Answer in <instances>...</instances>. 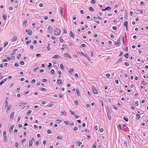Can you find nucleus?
I'll list each match as a JSON object with an SVG mask.
<instances>
[{"instance_id":"338daca9","label":"nucleus","mask_w":148,"mask_h":148,"mask_svg":"<svg viewBox=\"0 0 148 148\" xmlns=\"http://www.w3.org/2000/svg\"><path fill=\"white\" fill-rule=\"evenodd\" d=\"M37 43V41L36 40H34L33 42V43L34 44H36Z\"/></svg>"},{"instance_id":"37998d69","label":"nucleus","mask_w":148,"mask_h":148,"mask_svg":"<svg viewBox=\"0 0 148 148\" xmlns=\"http://www.w3.org/2000/svg\"><path fill=\"white\" fill-rule=\"evenodd\" d=\"M74 71V70L73 68H71L70 70L69 71V72L70 73H71V72H73Z\"/></svg>"},{"instance_id":"2eb2a0df","label":"nucleus","mask_w":148,"mask_h":148,"mask_svg":"<svg viewBox=\"0 0 148 148\" xmlns=\"http://www.w3.org/2000/svg\"><path fill=\"white\" fill-rule=\"evenodd\" d=\"M8 97H7L6 98V100H5V107H7V106H8V102L7 100V99H8Z\"/></svg>"},{"instance_id":"9b49d317","label":"nucleus","mask_w":148,"mask_h":148,"mask_svg":"<svg viewBox=\"0 0 148 148\" xmlns=\"http://www.w3.org/2000/svg\"><path fill=\"white\" fill-rule=\"evenodd\" d=\"M61 57V56L58 55H55L53 56V58H54V59H57L58 58H60Z\"/></svg>"},{"instance_id":"bf43d9fd","label":"nucleus","mask_w":148,"mask_h":148,"mask_svg":"<svg viewBox=\"0 0 148 148\" xmlns=\"http://www.w3.org/2000/svg\"><path fill=\"white\" fill-rule=\"evenodd\" d=\"M43 18L45 20H47L48 19V17L46 16H44L43 17Z\"/></svg>"},{"instance_id":"4d7b16f0","label":"nucleus","mask_w":148,"mask_h":148,"mask_svg":"<svg viewBox=\"0 0 148 148\" xmlns=\"http://www.w3.org/2000/svg\"><path fill=\"white\" fill-rule=\"evenodd\" d=\"M19 66V64L18 63H15L14 64V66L16 67H17Z\"/></svg>"},{"instance_id":"cd10ccee","label":"nucleus","mask_w":148,"mask_h":148,"mask_svg":"<svg viewBox=\"0 0 148 148\" xmlns=\"http://www.w3.org/2000/svg\"><path fill=\"white\" fill-rule=\"evenodd\" d=\"M50 45V44H48V45H47V49L49 51L50 50V47H49V46Z\"/></svg>"},{"instance_id":"e433bc0d","label":"nucleus","mask_w":148,"mask_h":148,"mask_svg":"<svg viewBox=\"0 0 148 148\" xmlns=\"http://www.w3.org/2000/svg\"><path fill=\"white\" fill-rule=\"evenodd\" d=\"M69 111L70 112V113H71V114L72 115H75V113L72 112V111L71 110H69Z\"/></svg>"},{"instance_id":"c9c22d12","label":"nucleus","mask_w":148,"mask_h":148,"mask_svg":"<svg viewBox=\"0 0 148 148\" xmlns=\"http://www.w3.org/2000/svg\"><path fill=\"white\" fill-rule=\"evenodd\" d=\"M32 41L31 40L26 41V45H28Z\"/></svg>"},{"instance_id":"5fc2aeb1","label":"nucleus","mask_w":148,"mask_h":148,"mask_svg":"<svg viewBox=\"0 0 148 148\" xmlns=\"http://www.w3.org/2000/svg\"><path fill=\"white\" fill-rule=\"evenodd\" d=\"M135 104L137 106H138V101H135Z\"/></svg>"},{"instance_id":"c756f323","label":"nucleus","mask_w":148,"mask_h":148,"mask_svg":"<svg viewBox=\"0 0 148 148\" xmlns=\"http://www.w3.org/2000/svg\"><path fill=\"white\" fill-rule=\"evenodd\" d=\"M57 138L58 139L60 140H61L62 138V137L60 136H57Z\"/></svg>"},{"instance_id":"de8ad7c7","label":"nucleus","mask_w":148,"mask_h":148,"mask_svg":"<svg viewBox=\"0 0 148 148\" xmlns=\"http://www.w3.org/2000/svg\"><path fill=\"white\" fill-rule=\"evenodd\" d=\"M124 50L126 51H127L128 50V48L127 47H126L124 49Z\"/></svg>"},{"instance_id":"6ab92c4d","label":"nucleus","mask_w":148,"mask_h":148,"mask_svg":"<svg viewBox=\"0 0 148 148\" xmlns=\"http://www.w3.org/2000/svg\"><path fill=\"white\" fill-rule=\"evenodd\" d=\"M96 145H97V144H96V142H95L92 146V148H96Z\"/></svg>"},{"instance_id":"5701e85b","label":"nucleus","mask_w":148,"mask_h":148,"mask_svg":"<svg viewBox=\"0 0 148 148\" xmlns=\"http://www.w3.org/2000/svg\"><path fill=\"white\" fill-rule=\"evenodd\" d=\"M128 25V22L127 21H125L124 24V26L127 27Z\"/></svg>"},{"instance_id":"864d4df0","label":"nucleus","mask_w":148,"mask_h":148,"mask_svg":"<svg viewBox=\"0 0 148 148\" xmlns=\"http://www.w3.org/2000/svg\"><path fill=\"white\" fill-rule=\"evenodd\" d=\"M8 42H5L4 44V47H5L8 45Z\"/></svg>"},{"instance_id":"f257e3e1","label":"nucleus","mask_w":148,"mask_h":148,"mask_svg":"<svg viewBox=\"0 0 148 148\" xmlns=\"http://www.w3.org/2000/svg\"><path fill=\"white\" fill-rule=\"evenodd\" d=\"M54 33L56 36H58L61 33V30L58 28L55 29L54 31Z\"/></svg>"},{"instance_id":"79ce46f5","label":"nucleus","mask_w":148,"mask_h":148,"mask_svg":"<svg viewBox=\"0 0 148 148\" xmlns=\"http://www.w3.org/2000/svg\"><path fill=\"white\" fill-rule=\"evenodd\" d=\"M47 132L49 134H51L52 133V132H51V131L50 130H47Z\"/></svg>"},{"instance_id":"f704fd0d","label":"nucleus","mask_w":148,"mask_h":148,"mask_svg":"<svg viewBox=\"0 0 148 148\" xmlns=\"http://www.w3.org/2000/svg\"><path fill=\"white\" fill-rule=\"evenodd\" d=\"M60 66L62 69L64 70V68L63 66V65L62 64H60Z\"/></svg>"},{"instance_id":"39448f33","label":"nucleus","mask_w":148,"mask_h":148,"mask_svg":"<svg viewBox=\"0 0 148 148\" xmlns=\"http://www.w3.org/2000/svg\"><path fill=\"white\" fill-rule=\"evenodd\" d=\"M47 32L49 33H52V28L50 26H49L47 28Z\"/></svg>"},{"instance_id":"3c124183","label":"nucleus","mask_w":148,"mask_h":148,"mask_svg":"<svg viewBox=\"0 0 148 148\" xmlns=\"http://www.w3.org/2000/svg\"><path fill=\"white\" fill-rule=\"evenodd\" d=\"M118 127L121 130H122V128L121 125V124H119V125Z\"/></svg>"},{"instance_id":"a19ab883","label":"nucleus","mask_w":148,"mask_h":148,"mask_svg":"<svg viewBox=\"0 0 148 148\" xmlns=\"http://www.w3.org/2000/svg\"><path fill=\"white\" fill-rule=\"evenodd\" d=\"M40 90L42 91H46L47 90L45 88H42L40 89Z\"/></svg>"},{"instance_id":"393cba45","label":"nucleus","mask_w":148,"mask_h":148,"mask_svg":"<svg viewBox=\"0 0 148 148\" xmlns=\"http://www.w3.org/2000/svg\"><path fill=\"white\" fill-rule=\"evenodd\" d=\"M76 92L77 94V95L78 96L80 95V94L79 93V89H77L76 90Z\"/></svg>"},{"instance_id":"473e14b6","label":"nucleus","mask_w":148,"mask_h":148,"mask_svg":"<svg viewBox=\"0 0 148 148\" xmlns=\"http://www.w3.org/2000/svg\"><path fill=\"white\" fill-rule=\"evenodd\" d=\"M32 112V110H30L27 112L26 114L27 115H28V114H30V113H31Z\"/></svg>"},{"instance_id":"72a5a7b5","label":"nucleus","mask_w":148,"mask_h":148,"mask_svg":"<svg viewBox=\"0 0 148 148\" xmlns=\"http://www.w3.org/2000/svg\"><path fill=\"white\" fill-rule=\"evenodd\" d=\"M89 10L91 11H94L93 9L91 7H90L89 8Z\"/></svg>"},{"instance_id":"680f3d73","label":"nucleus","mask_w":148,"mask_h":148,"mask_svg":"<svg viewBox=\"0 0 148 148\" xmlns=\"http://www.w3.org/2000/svg\"><path fill=\"white\" fill-rule=\"evenodd\" d=\"M77 130H78V127H74V128L73 129V130L74 131H77Z\"/></svg>"},{"instance_id":"7ed1b4c3","label":"nucleus","mask_w":148,"mask_h":148,"mask_svg":"<svg viewBox=\"0 0 148 148\" xmlns=\"http://www.w3.org/2000/svg\"><path fill=\"white\" fill-rule=\"evenodd\" d=\"M92 89L93 92L94 94H97L98 93L97 90L94 86H92Z\"/></svg>"},{"instance_id":"aec40b11","label":"nucleus","mask_w":148,"mask_h":148,"mask_svg":"<svg viewBox=\"0 0 148 148\" xmlns=\"http://www.w3.org/2000/svg\"><path fill=\"white\" fill-rule=\"evenodd\" d=\"M6 15L5 14H4L2 15V17L3 18L4 20H5L6 19Z\"/></svg>"},{"instance_id":"a18cd8bd","label":"nucleus","mask_w":148,"mask_h":148,"mask_svg":"<svg viewBox=\"0 0 148 148\" xmlns=\"http://www.w3.org/2000/svg\"><path fill=\"white\" fill-rule=\"evenodd\" d=\"M24 63H25L24 62L22 61H21L20 62V64L21 65H23L24 64Z\"/></svg>"},{"instance_id":"6e6552de","label":"nucleus","mask_w":148,"mask_h":148,"mask_svg":"<svg viewBox=\"0 0 148 148\" xmlns=\"http://www.w3.org/2000/svg\"><path fill=\"white\" fill-rule=\"evenodd\" d=\"M63 8L62 7H60V14L62 16H63Z\"/></svg>"},{"instance_id":"49530a36","label":"nucleus","mask_w":148,"mask_h":148,"mask_svg":"<svg viewBox=\"0 0 148 148\" xmlns=\"http://www.w3.org/2000/svg\"><path fill=\"white\" fill-rule=\"evenodd\" d=\"M47 80L46 79H43L42 80V81L44 82H47Z\"/></svg>"},{"instance_id":"1a4fd4ad","label":"nucleus","mask_w":148,"mask_h":148,"mask_svg":"<svg viewBox=\"0 0 148 148\" xmlns=\"http://www.w3.org/2000/svg\"><path fill=\"white\" fill-rule=\"evenodd\" d=\"M32 32L31 29H29L28 30L27 34L28 35L31 36L32 35Z\"/></svg>"},{"instance_id":"4468645a","label":"nucleus","mask_w":148,"mask_h":148,"mask_svg":"<svg viewBox=\"0 0 148 148\" xmlns=\"http://www.w3.org/2000/svg\"><path fill=\"white\" fill-rule=\"evenodd\" d=\"M136 119L137 120H139L140 118V116L138 114H137L136 115Z\"/></svg>"},{"instance_id":"7c9ffc66","label":"nucleus","mask_w":148,"mask_h":148,"mask_svg":"<svg viewBox=\"0 0 148 148\" xmlns=\"http://www.w3.org/2000/svg\"><path fill=\"white\" fill-rule=\"evenodd\" d=\"M27 20L25 21H24V22L23 23V25H26V24L27 23Z\"/></svg>"},{"instance_id":"f03ea898","label":"nucleus","mask_w":148,"mask_h":148,"mask_svg":"<svg viewBox=\"0 0 148 148\" xmlns=\"http://www.w3.org/2000/svg\"><path fill=\"white\" fill-rule=\"evenodd\" d=\"M121 44V39L120 38H118L117 40V41L116 42H115V45L116 46H119Z\"/></svg>"},{"instance_id":"e2e57ef3","label":"nucleus","mask_w":148,"mask_h":148,"mask_svg":"<svg viewBox=\"0 0 148 148\" xmlns=\"http://www.w3.org/2000/svg\"><path fill=\"white\" fill-rule=\"evenodd\" d=\"M21 54H19L18 55V56L17 57V58L18 59H19V57H21Z\"/></svg>"},{"instance_id":"0eeeda50","label":"nucleus","mask_w":148,"mask_h":148,"mask_svg":"<svg viewBox=\"0 0 148 148\" xmlns=\"http://www.w3.org/2000/svg\"><path fill=\"white\" fill-rule=\"evenodd\" d=\"M14 125H12L11 126L9 129V132L10 133L11 132H12L13 129L14 128Z\"/></svg>"},{"instance_id":"20e7f679","label":"nucleus","mask_w":148,"mask_h":148,"mask_svg":"<svg viewBox=\"0 0 148 148\" xmlns=\"http://www.w3.org/2000/svg\"><path fill=\"white\" fill-rule=\"evenodd\" d=\"M7 134L6 132L5 131H4L3 133V137L4 138V140L5 142H6L7 140V138L6 135Z\"/></svg>"},{"instance_id":"4c0bfd02","label":"nucleus","mask_w":148,"mask_h":148,"mask_svg":"<svg viewBox=\"0 0 148 148\" xmlns=\"http://www.w3.org/2000/svg\"><path fill=\"white\" fill-rule=\"evenodd\" d=\"M7 111H8L11 109V107L10 106H7Z\"/></svg>"},{"instance_id":"4be33fe9","label":"nucleus","mask_w":148,"mask_h":148,"mask_svg":"<svg viewBox=\"0 0 148 148\" xmlns=\"http://www.w3.org/2000/svg\"><path fill=\"white\" fill-rule=\"evenodd\" d=\"M122 58H120L119 59L117 60V62H116V64H117L118 63H119V62H120L122 60Z\"/></svg>"},{"instance_id":"69168bd1","label":"nucleus","mask_w":148,"mask_h":148,"mask_svg":"<svg viewBox=\"0 0 148 148\" xmlns=\"http://www.w3.org/2000/svg\"><path fill=\"white\" fill-rule=\"evenodd\" d=\"M58 73L60 75H61L62 74V73L61 71H60V70H58Z\"/></svg>"},{"instance_id":"412c9836","label":"nucleus","mask_w":148,"mask_h":148,"mask_svg":"<svg viewBox=\"0 0 148 148\" xmlns=\"http://www.w3.org/2000/svg\"><path fill=\"white\" fill-rule=\"evenodd\" d=\"M57 82L58 84L59 85H60L61 84H62V82L61 79H58L57 80Z\"/></svg>"},{"instance_id":"f3484780","label":"nucleus","mask_w":148,"mask_h":148,"mask_svg":"<svg viewBox=\"0 0 148 148\" xmlns=\"http://www.w3.org/2000/svg\"><path fill=\"white\" fill-rule=\"evenodd\" d=\"M33 145V141L32 140H29V146L30 147H31Z\"/></svg>"},{"instance_id":"b1692460","label":"nucleus","mask_w":148,"mask_h":148,"mask_svg":"<svg viewBox=\"0 0 148 148\" xmlns=\"http://www.w3.org/2000/svg\"><path fill=\"white\" fill-rule=\"evenodd\" d=\"M124 57L126 59H128V58L129 55L128 53H127L124 56Z\"/></svg>"},{"instance_id":"13d9d810","label":"nucleus","mask_w":148,"mask_h":148,"mask_svg":"<svg viewBox=\"0 0 148 148\" xmlns=\"http://www.w3.org/2000/svg\"><path fill=\"white\" fill-rule=\"evenodd\" d=\"M106 75L107 77H109L110 76V74L109 73H107Z\"/></svg>"},{"instance_id":"0e129e2a","label":"nucleus","mask_w":148,"mask_h":148,"mask_svg":"<svg viewBox=\"0 0 148 148\" xmlns=\"http://www.w3.org/2000/svg\"><path fill=\"white\" fill-rule=\"evenodd\" d=\"M39 69V67H36V68H35L34 69V72H35L37 70V69Z\"/></svg>"},{"instance_id":"9d476101","label":"nucleus","mask_w":148,"mask_h":148,"mask_svg":"<svg viewBox=\"0 0 148 148\" xmlns=\"http://www.w3.org/2000/svg\"><path fill=\"white\" fill-rule=\"evenodd\" d=\"M64 57H67L68 58H71V56H70L68 53H65L64 54Z\"/></svg>"},{"instance_id":"ea45409f","label":"nucleus","mask_w":148,"mask_h":148,"mask_svg":"<svg viewBox=\"0 0 148 148\" xmlns=\"http://www.w3.org/2000/svg\"><path fill=\"white\" fill-rule=\"evenodd\" d=\"M124 119L127 122L128 121V118H127L126 117H123Z\"/></svg>"},{"instance_id":"ddd939ff","label":"nucleus","mask_w":148,"mask_h":148,"mask_svg":"<svg viewBox=\"0 0 148 148\" xmlns=\"http://www.w3.org/2000/svg\"><path fill=\"white\" fill-rule=\"evenodd\" d=\"M14 115V112H11L10 115V117L11 118H13Z\"/></svg>"},{"instance_id":"a211bd4d","label":"nucleus","mask_w":148,"mask_h":148,"mask_svg":"<svg viewBox=\"0 0 148 148\" xmlns=\"http://www.w3.org/2000/svg\"><path fill=\"white\" fill-rule=\"evenodd\" d=\"M99 102H100V103H101L102 106L103 107L104 105H103V100L102 99H100L99 100Z\"/></svg>"},{"instance_id":"58836bf2","label":"nucleus","mask_w":148,"mask_h":148,"mask_svg":"<svg viewBox=\"0 0 148 148\" xmlns=\"http://www.w3.org/2000/svg\"><path fill=\"white\" fill-rule=\"evenodd\" d=\"M69 121H64V123L66 125H69Z\"/></svg>"},{"instance_id":"dca6fc26","label":"nucleus","mask_w":148,"mask_h":148,"mask_svg":"<svg viewBox=\"0 0 148 148\" xmlns=\"http://www.w3.org/2000/svg\"><path fill=\"white\" fill-rule=\"evenodd\" d=\"M70 33L71 34V37L73 38H75V36L74 34L73 33L72 31L70 32Z\"/></svg>"},{"instance_id":"a878e982","label":"nucleus","mask_w":148,"mask_h":148,"mask_svg":"<svg viewBox=\"0 0 148 148\" xmlns=\"http://www.w3.org/2000/svg\"><path fill=\"white\" fill-rule=\"evenodd\" d=\"M111 8L109 6H108L106 8V10H108V11H110V10H111Z\"/></svg>"},{"instance_id":"bb28decb","label":"nucleus","mask_w":148,"mask_h":148,"mask_svg":"<svg viewBox=\"0 0 148 148\" xmlns=\"http://www.w3.org/2000/svg\"><path fill=\"white\" fill-rule=\"evenodd\" d=\"M124 146L125 147H127V142L126 141H125L124 142Z\"/></svg>"},{"instance_id":"8fccbe9b","label":"nucleus","mask_w":148,"mask_h":148,"mask_svg":"<svg viewBox=\"0 0 148 148\" xmlns=\"http://www.w3.org/2000/svg\"><path fill=\"white\" fill-rule=\"evenodd\" d=\"M7 79V78H5L3 79L2 81H1L2 82H3V83L5 82H6Z\"/></svg>"},{"instance_id":"423d86ee","label":"nucleus","mask_w":148,"mask_h":148,"mask_svg":"<svg viewBox=\"0 0 148 148\" xmlns=\"http://www.w3.org/2000/svg\"><path fill=\"white\" fill-rule=\"evenodd\" d=\"M17 40V37L16 36H13L11 39V41L12 42H14L16 41Z\"/></svg>"},{"instance_id":"c85d7f7f","label":"nucleus","mask_w":148,"mask_h":148,"mask_svg":"<svg viewBox=\"0 0 148 148\" xmlns=\"http://www.w3.org/2000/svg\"><path fill=\"white\" fill-rule=\"evenodd\" d=\"M74 103L77 106L78 105V101L77 100H75L74 101Z\"/></svg>"},{"instance_id":"2f4dec72","label":"nucleus","mask_w":148,"mask_h":148,"mask_svg":"<svg viewBox=\"0 0 148 148\" xmlns=\"http://www.w3.org/2000/svg\"><path fill=\"white\" fill-rule=\"evenodd\" d=\"M54 70L53 69H52L51 70L50 73L51 74H54Z\"/></svg>"},{"instance_id":"6e6d98bb","label":"nucleus","mask_w":148,"mask_h":148,"mask_svg":"<svg viewBox=\"0 0 148 148\" xmlns=\"http://www.w3.org/2000/svg\"><path fill=\"white\" fill-rule=\"evenodd\" d=\"M108 119L110 120L111 119V116L110 115L108 114Z\"/></svg>"},{"instance_id":"603ef678","label":"nucleus","mask_w":148,"mask_h":148,"mask_svg":"<svg viewBox=\"0 0 148 148\" xmlns=\"http://www.w3.org/2000/svg\"><path fill=\"white\" fill-rule=\"evenodd\" d=\"M125 64L126 66H128L129 65V63L127 62H125Z\"/></svg>"},{"instance_id":"f8f14e48","label":"nucleus","mask_w":148,"mask_h":148,"mask_svg":"<svg viewBox=\"0 0 148 148\" xmlns=\"http://www.w3.org/2000/svg\"><path fill=\"white\" fill-rule=\"evenodd\" d=\"M82 144V143L79 140H77L76 142V144L78 146H79Z\"/></svg>"},{"instance_id":"052dcab7","label":"nucleus","mask_w":148,"mask_h":148,"mask_svg":"<svg viewBox=\"0 0 148 148\" xmlns=\"http://www.w3.org/2000/svg\"><path fill=\"white\" fill-rule=\"evenodd\" d=\"M40 56L41 55L40 54H37L36 55V56L37 57H40Z\"/></svg>"},{"instance_id":"c03bdc74","label":"nucleus","mask_w":148,"mask_h":148,"mask_svg":"<svg viewBox=\"0 0 148 148\" xmlns=\"http://www.w3.org/2000/svg\"><path fill=\"white\" fill-rule=\"evenodd\" d=\"M112 107L115 110H118L116 106H112Z\"/></svg>"},{"instance_id":"774afa93","label":"nucleus","mask_w":148,"mask_h":148,"mask_svg":"<svg viewBox=\"0 0 148 148\" xmlns=\"http://www.w3.org/2000/svg\"><path fill=\"white\" fill-rule=\"evenodd\" d=\"M112 29L114 30H116V26H114L113 27Z\"/></svg>"},{"instance_id":"09e8293b","label":"nucleus","mask_w":148,"mask_h":148,"mask_svg":"<svg viewBox=\"0 0 148 148\" xmlns=\"http://www.w3.org/2000/svg\"><path fill=\"white\" fill-rule=\"evenodd\" d=\"M56 122H57L58 123H60L61 122V120H59L58 119H57L56 120Z\"/></svg>"}]
</instances>
